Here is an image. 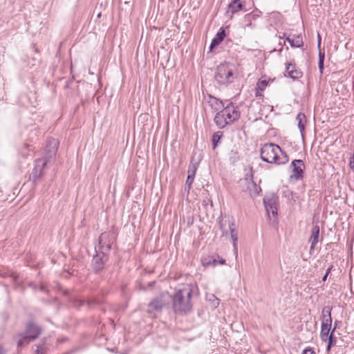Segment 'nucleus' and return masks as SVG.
I'll list each match as a JSON object with an SVG mask.
<instances>
[{"mask_svg":"<svg viewBox=\"0 0 354 354\" xmlns=\"http://www.w3.org/2000/svg\"><path fill=\"white\" fill-rule=\"evenodd\" d=\"M42 331L41 326L35 320L29 319L25 325L24 331L18 333L15 336L17 351L21 352L30 342L37 339L41 335Z\"/></svg>","mask_w":354,"mask_h":354,"instance_id":"obj_1","label":"nucleus"},{"mask_svg":"<svg viewBox=\"0 0 354 354\" xmlns=\"http://www.w3.org/2000/svg\"><path fill=\"white\" fill-rule=\"evenodd\" d=\"M35 354H45L44 353H39V351H35Z\"/></svg>","mask_w":354,"mask_h":354,"instance_id":"obj_50","label":"nucleus"},{"mask_svg":"<svg viewBox=\"0 0 354 354\" xmlns=\"http://www.w3.org/2000/svg\"><path fill=\"white\" fill-rule=\"evenodd\" d=\"M201 263L203 266H213L215 267L218 265H224L225 263V259L220 257L217 254L213 255H208L203 257L201 259Z\"/></svg>","mask_w":354,"mask_h":354,"instance_id":"obj_13","label":"nucleus"},{"mask_svg":"<svg viewBox=\"0 0 354 354\" xmlns=\"http://www.w3.org/2000/svg\"><path fill=\"white\" fill-rule=\"evenodd\" d=\"M282 50H283V47L281 46V48L278 51L279 52V53H281Z\"/></svg>","mask_w":354,"mask_h":354,"instance_id":"obj_53","label":"nucleus"},{"mask_svg":"<svg viewBox=\"0 0 354 354\" xmlns=\"http://www.w3.org/2000/svg\"><path fill=\"white\" fill-rule=\"evenodd\" d=\"M341 324H342L341 321L335 320L334 322V326H333L332 330L333 332H335L336 329L339 328V326L341 325Z\"/></svg>","mask_w":354,"mask_h":354,"instance_id":"obj_37","label":"nucleus"},{"mask_svg":"<svg viewBox=\"0 0 354 354\" xmlns=\"http://www.w3.org/2000/svg\"><path fill=\"white\" fill-rule=\"evenodd\" d=\"M226 37L225 30L221 27L218 31L217 32L216 36L212 39L209 49L212 50L214 48H216L218 46L221 44V43L224 40Z\"/></svg>","mask_w":354,"mask_h":354,"instance_id":"obj_18","label":"nucleus"},{"mask_svg":"<svg viewBox=\"0 0 354 354\" xmlns=\"http://www.w3.org/2000/svg\"><path fill=\"white\" fill-rule=\"evenodd\" d=\"M95 252L91 266L93 272L95 274H98L104 269L105 265L109 259L111 252L95 248Z\"/></svg>","mask_w":354,"mask_h":354,"instance_id":"obj_7","label":"nucleus"},{"mask_svg":"<svg viewBox=\"0 0 354 354\" xmlns=\"http://www.w3.org/2000/svg\"><path fill=\"white\" fill-rule=\"evenodd\" d=\"M118 232L115 225H112L109 231L101 233L98 237V245L95 248L111 252L112 245L116 241Z\"/></svg>","mask_w":354,"mask_h":354,"instance_id":"obj_5","label":"nucleus"},{"mask_svg":"<svg viewBox=\"0 0 354 354\" xmlns=\"http://www.w3.org/2000/svg\"><path fill=\"white\" fill-rule=\"evenodd\" d=\"M101 15H102L101 12L98 13L97 15V18H100L101 17Z\"/></svg>","mask_w":354,"mask_h":354,"instance_id":"obj_52","label":"nucleus"},{"mask_svg":"<svg viewBox=\"0 0 354 354\" xmlns=\"http://www.w3.org/2000/svg\"><path fill=\"white\" fill-rule=\"evenodd\" d=\"M297 120L298 121V128L301 132V136H304L305 131V125L306 123V117L304 113H299L296 117Z\"/></svg>","mask_w":354,"mask_h":354,"instance_id":"obj_24","label":"nucleus"},{"mask_svg":"<svg viewBox=\"0 0 354 354\" xmlns=\"http://www.w3.org/2000/svg\"><path fill=\"white\" fill-rule=\"evenodd\" d=\"M48 162L44 159L37 158L35 160L34 168L30 174L29 179L34 185H37L45 175V168Z\"/></svg>","mask_w":354,"mask_h":354,"instance_id":"obj_10","label":"nucleus"},{"mask_svg":"<svg viewBox=\"0 0 354 354\" xmlns=\"http://www.w3.org/2000/svg\"><path fill=\"white\" fill-rule=\"evenodd\" d=\"M197 165L198 164L189 165V166L188 167V171H187L188 175L195 177L196 172L197 170V167H198Z\"/></svg>","mask_w":354,"mask_h":354,"instance_id":"obj_32","label":"nucleus"},{"mask_svg":"<svg viewBox=\"0 0 354 354\" xmlns=\"http://www.w3.org/2000/svg\"><path fill=\"white\" fill-rule=\"evenodd\" d=\"M319 226L318 225H313L311 229V234L308 239V242L311 244L310 248V254L313 253L316 245L319 241Z\"/></svg>","mask_w":354,"mask_h":354,"instance_id":"obj_17","label":"nucleus"},{"mask_svg":"<svg viewBox=\"0 0 354 354\" xmlns=\"http://www.w3.org/2000/svg\"><path fill=\"white\" fill-rule=\"evenodd\" d=\"M228 10L232 15L240 11H247L245 0H232L228 5Z\"/></svg>","mask_w":354,"mask_h":354,"instance_id":"obj_16","label":"nucleus"},{"mask_svg":"<svg viewBox=\"0 0 354 354\" xmlns=\"http://www.w3.org/2000/svg\"><path fill=\"white\" fill-rule=\"evenodd\" d=\"M0 354H6L1 345H0Z\"/></svg>","mask_w":354,"mask_h":354,"instance_id":"obj_49","label":"nucleus"},{"mask_svg":"<svg viewBox=\"0 0 354 354\" xmlns=\"http://www.w3.org/2000/svg\"><path fill=\"white\" fill-rule=\"evenodd\" d=\"M209 97L211 100V102H209L211 103L210 106H211L212 109L214 110V111H217L221 108L223 109V107L225 106L223 100H221L216 97H214L212 95H209Z\"/></svg>","mask_w":354,"mask_h":354,"instance_id":"obj_23","label":"nucleus"},{"mask_svg":"<svg viewBox=\"0 0 354 354\" xmlns=\"http://www.w3.org/2000/svg\"><path fill=\"white\" fill-rule=\"evenodd\" d=\"M302 354H316V353L313 349L306 348L303 351Z\"/></svg>","mask_w":354,"mask_h":354,"instance_id":"obj_38","label":"nucleus"},{"mask_svg":"<svg viewBox=\"0 0 354 354\" xmlns=\"http://www.w3.org/2000/svg\"><path fill=\"white\" fill-rule=\"evenodd\" d=\"M332 309L333 307L330 306H326L323 308L322 312V321L326 319H330V317H331Z\"/></svg>","mask_w":354,"mask_h":354,"instance_id":"obj_28","label":"nucleus"},{"mask_svg":"<svg viewBox=\"0 0 354 354\" xmlns=\"http://www.w3.org/2000/svg\"><path fill=\"white\" fill-rule=\"evenodd\" d=\"M328 276V274H325L323 276V277H322V281H326V279H327Z\"/></svg>","mask_w":354,"mask_h":354,"instance_id":"obj_47","label":"nucleus"},{"mask_svg":"<svg viewBox=\"0 0 354 354\" xmlns=\"http://www.w3.org/2000/svg\"><path fill=\"white\" fill-rule=\"evenodd\" d=\"M65 340H66V339H62V340L61 341V342H64V341H65Z\"/></svg>","mask_w":354,"mask_h":354,"instance_id":"obj_55","label":"nucleus"},{"mask_svg":"<svg viewBox=\"0 0 354 354\" xmlns=\"http://www.w3.org/2000/svg\"><path fill=\"white\" fill-rule=\"evenodd\" d=\"M58 146L59 142L57 139L53 138H48L44 148V156L41 158L44 159L48 162L51 159L55 157Z\"/></svg>","mask_w":354,"mask_h":354,"instance_id":"obj_11","label":"nucleus"},{"mask_svg":"<svg viewBox=\"0 0 354 354\" xmlns=\"http://www.w3.org/2000/svg\"><path fill=\"white\" fill-rule=\"evenodd\" d=\"M321 46V36L319 34L317 35V47L319 48V61H318V67L319 70V73L321 75L324 73V59H325V53L322 52L320 49Z\"/></svg>","mask_w":354,"mask_h":354,"instance_id":"obj_22","label":"nucleus"},{"mask_svg":"<svg viewBox=\"0 0 354 354\" xmlns=\"http://www.w3.org/2000/svg\"><path fill=\"white\" fill-rule=\"evenodd\" d=\"M331 330V326L321 325L320 338L322 342H326V339H328V335Z\"/></svg>","mask_w":354,"mask_h":354,"instance_id":"obj_25","label":"nucleus"},{"mask_svg":"<svg viewBox=\"0 0 354 354\" xmlns=\"http://www.w3.org/2000/svg\"><path fill=\"white\" fill-rule=\"evenodd\" d=\"M328 339H326V342H328L326 346V351L329 353L331 350V348L336 346L337 344V337L335 335V332L331 330L330 333L328 335Z\"/></svg>","mask_w":354,"mask_h":354,"instance_id":"obj_26","label":"nucleus"},{"mask_svg":"<svg viewBox=\"0 0 354 354\" xmlns=\"http://www.w3.org/2000/svg\"><path fill=\"white\" fill-rule=\"evenodd\" d=\"M239 186L241 190L248 192L250 197L254 198L259 195L261 188L253 180V175L250 178H245L239 180Z\"/></svg>","mask_w":354,"mask_h":354,"instance_id":"obj_9","label":"nucleus"},{"mask_svg":"<svg viewBox=\"0 0 354 354\" xmlns=\"http://www.w3.org/2000/svg\"><path fill=\"white\" fill-rule=\"evenodd\" d=\"M228 227L234 250H237L238 230L234 221H228Z\"/></svg>","mask_w":354,"mask_h":354,"instance_id":"obj_21","label":"nucleus"},{"mask_svg":"<svg viewBox=\"0 0 354 354\" xmlns=\"http://www.w3.org/2000/svg\"><path fill=\"white\" fill-rule=\"evenodd\" d=\"M223 136V132L221 131H217L214 133L212 138V148L213 149H215L216 147L218 146V143L220 142L221 138Z\"/></svg>","mask_w":354,"mask_h":354,"instance_id":"obj_27","label":"nucleus"},{"mask_svg":"<svg viewBox=\"0 0 354 354\" xmlns=\"http://www.w3.org/2000/svg\"><path fill=\"white\" fill-rule=\"evenodd\" d=\"M192 187V185H187V184L185 183V192H187V194L188 195L189 193V191H190V189Z\"/></svg>","mask_w":354,"mask_h":354,"instance_id":"obj_40","label":"nucleus"},{"mask_svg":"<svg viewBox=\"0 0 354 354\" xmlns=\"http://www.w3.org/2000/svg\"><path fill=\"white\" fill-rule=\"evenodd\" d=\"M203 203L204 205H207V202L205 200H204V201H203Z\"/></svg>","mask_w":354,"mask_h":354,"instance_id":"obj_51","label":"nucleus"},{"mask_svg":"<svg viewBox=\"0 0 354 354\" xmlns=\"http://www.w3.org/2000/svg\"><path fill=\"white\" fill-rule=\"evenodd\" d=\"M286 73L285 76H288L292 80H298L303 75V73L296 68L295 64L291 62H287L286 64Z\"/></svg>","mask_w":354,"mask_h":354,"instance_id":"obj_15","label":"nucleus"},{"mask_svg":"<svg viewBox=\"0 0 354 354\" xmlns=\"http://www.w3.org/2000/svg\"><path fill=\"white\" fill-rule=\"evenodd\" d=\"M24 146L28 151H33L35 149L32 145L28 143H24Z\"/></svg>","mask_w":354,"mask_h":354,"instance_id":"obj_39","label":"nucleus"},{"mask_svg":"<svg viewBox=\"0 0 354 354\" xmlns=\"http://www.w3.org/2000/svg\"><path fill=\"white\" fill-rule=\"evenodd\" d=\"M283 195L284 196H286H286H288L289 195H292V192H290V190H288H288L284 191V192H283Z\"/></svg>","mask_w":354,"mask_h":354,"instance_id":"obj_41","label":"nucleus"},{"mask_svg":"<svg viewBox=\"0 0 354 354\" xmlns=\"http://www.w3.org/2000/svg\"><path fill=\"white\" fill-rule=\"evenodd\" d=\"M194 178L195 177H194V176L187 175L185 183L187 184V185H192L194 180Z\"/></svg>","mask_w":354,"mask_h":354,"instance_id":"obj_36","label":"nucleus"},{"mask_svg":"<svg viewBox=\"0 0 354 354\" xmlns=\"http://www.w3.org/2000/svg\"><path fill=\"white\" fill-rule=\"evenodd\" d=\"M214 79L220 85H227L233 82L234 73L232 65L229 63H221L216 68Z\"/></svg>","mask_w":354,"mask_h":354,"instance_id":"obj_6","label":"nucleus"},{"mask_svg":"<svg viewBox=\"0 0 354 354\" xmlns=\"http://www.w3.org/2000/svg\"><path fill=\"white\" fill-rule=\"evenodd\" d=\"M290 167H292V174L290 175V179L295 180H302L304 178L305 165L302 160L296 159L292 161Z\"/></svg>","mask_w":354,"mask_h":354,"instance_id":"obj_12","label":"nucleus"},{"mask_svg":"<svg viewBox=\"0 0 354 354\" xmlns=\"http://www.w3.org/2000/svg\"><path fill=\"white\" fill-rule=\"evenodd\" d=\"M102 301L97 298H91L88 299H80L77 301V306L80 307L86 306L88 308H93L96 306L100 305Z\"/></svg>","mask_w":354,"mask_h":354,"instance_id":"obj_19","label":"nucleus"},{"mask_svg":"<svg viewBox=\"0 0 354 354\" xmlns=\"http://www.w3.org/2000/svg\"><path fill=\"white\" fill-rule=\"evenodd\" d=\"M332 317H330V319H326L322 321V324L325 326H332Z\"/></svg>","mask_w":354,"mask_h":354,"instance_id":"obj_35","label":"nucleus"},{"mask_svg":"<svg viewBox=\"0 0 354 354\" xmlns=\"http://www.w3.org/2000/svg\"><path fill=\"white\" fill-rule=\"evenodd\" d=\"M29 286H30V287H31V288H33V289H35V290L37 288V285H36V284H35L34 283H29Z\"/></svg>","mask_w":354,"mask_h":354,"instance_id":"obj_45","label":"nucleus"},{"mask_svg":"<svg viewBox=\"0 0 354 354\" xmlns=\"http://www.w3.org/2000/svg\"><path fill=\"white\" fill-rule=\"evenodd\" d=\"M333 268V265H330L326 270V272L325 274H329L332 270V269Z\"/></svg>","mask_w":354,"mask_h":354,"instance_id":"obj_42","label":"nucleus"},{"mask_svg":"<svg viewBox=\"0 0 354 354\" xmlns=\"http://www.w3.org/2000/svg\"><path fill=\"white\" fill-rule=\"evenodd\" d=\"M258 15H254V14H252V13H250L248 15H246V17H249V18H252V19H255L256 17H257Z\"/></svg>","mask_w":354,"mask_h":354,"instance_id":"obj_43","label":"nucleus"},{"mask_svg":"<svg viewBox=\"0 0 354 354\" xmlns=\"http://www.w3.org/2000/svg\"><path fill=\"white\" fill-rule=\"evenodd\" d=\"M263 201L268 216L270 217L272 215V217L277 218L279 205L278 196L274 193H268L265 195Z\"/></svg>","mask_w":354,"mask_h":354,"instance_id":"obj_8","label":"nucleus"},{"mask_svg":"<svg viewBox=\"0 0 354 354\" xmlns=\"http://www.w3.org/2000/svg\"><path fill=\"white\" fill-rule=\"evenodd\" d=\"M3 277H6V276H9L10 277L12 278V281L15 283L18 279V275L15 273V272H11L10 274H7V273H4L3 275Z\"/></svg>","mask_w":354,"mask_h":354,"instance_id":"obj_34","label":"nucleus"},{"mask_svg":"<svg viewBox=\"0 0 354 354\" xmlns=\"http://www.w3.org/2000/svg\"><path fill=\"white\" fill-rule=\"evenodd\" d=\"M280 38H284L287 41L289 42L290 46L292 48H300L304 45L303 39L301 35H297L294 38H290L289 35L287 36L286 34L284 33L283 36L280 37Z\"/></svg>","mask_w":354,"mask_h":354,"instance_id":"obj_20","label":"nucleus"},{"mask_svg":"<svg viewBox=\"0 0 354 354\" xmlns=\"http://www.w3.org/2000/svg\"><path fill=\"white\" fill-rule=\"evenodd\" d=\"M353 89L354 91V82H353Z\"/></svg>","mask_w":354,"mask_h":354,"instance_id":"obj_54","label":"nucleus"},{"mask_svg":"<svg viewBox=\"0 0 354 354\" xmlns=\"http://www.w3.org/2000/svg\"><path fill=\"white\" fill-rule=\"evenodd\" d=\"M240 117L239 107L233 102H230L216 113L214 121L218 129H223L227 125L234 123Z\"/></svg>","mask_w":354,"mask_h":354,"instance_id":"obj_4","label":"nucleus"},{"mask_svg":"<svg viewBox=\"0 0 354 354\" xmlns=\"http://www.w3.org/2000/svg\"><path fill=\"white\" fill-rule=\"evenodd\" d=\"M39 289H40L41 291H43V292L46 291V288H45V286L44 285H41L40 286Z\"/></svg>","mask_w":354,"mask_h":354,"instance_id":"obj_48","label":"nucleus"},{"mask_svg":"<svg viewBox=\"0 0 354 354\" xmlns=\"http://www.w3.org/2000/svg\"><path fill=\"white\" fill-rule=\"evenodd\" d=\"M192 289L187 287L178 289L172 296V307L176 314L187 315L192 310L191 298Z\"/></svg>","mask_w":354,"mask_h":354,"instance_id":"obj_2","label":"nucleus"},{"mask_svg":"<svg viewBox=\"0 0 354 354\" xmlns=\"http://www.w3.org/2000/svg\"><path fill=\"white\" fill-rule=\"evenodd\" d=\"M268 84V81L266 80H263L262 77L259 80L257 84L256 89H259L261 91H263L266 87Z\"/></svg>","mask_w":354,"mask_h":354,"instance_id":"obj_31","label":"nucleus"},{"mask_svg":"<svg viewBox=\"0 0 354 354\" xmlns=\"http://www.w3.org/2000/svg\"><path fill=\"white\" fill-rule=\"evenodd\" d=\"M261 158L263 162L276 165H284L289 160L287 153L274 143H266L261 148Z\"/></svg>","mask_w":354,"mask_h":354,"instance_id":"obj_3","label":"nucleus"},{"mask_svg":"<svg viewBox=\"0 0 354 354\" xmlns=\"http://www.w3.org/2000/svg\"><path fill=\"white\" fill-rule=\"evenodd\" d=\"M122 354H125V353H122Z\"/></svg>","mask_w":354,"mask_h":354,"instance_id":"obj_56","label":"nucleus"},{"mask_svg":"<svg viewBox=\"0 0 354 354\" xmlns=\"http://www.w3.org/2000/svg\"><path fill=\"white\" fill-rule=\"evenodd\" d=\"M256 90H257L256 93H255L256 97L262 96V94L261 93V91L259 89H256Z\"/></svg>","mask_w":354,"mask_h":354,"instance_id":"obj_44","label":"nucleus"},{"mask_svg":"<svg viewBox=\"0 0 354 354\" xmlns=\"http://www.w3.org/2000/svg\"><path fill=\"white\" fill-rule=\"evenodd\" d=\"M351 168L354 171V153H353V160L351 162Z\"/></svg>","mask_w":354,"mask_h":354,"instance_id":"obj_46","label":"nucleus"},{"mask_svg":"<svg viewBox=\"0 0 354 354\" xmlns=\"http://www.w3.org/2000/svg\"><path fill=\"white\" fill-rule=\"evenodd\" d=\"M218 225L220 230L222 231V236H227L228 234V232L225 227V223H223V220H220L218 221Z\"/></svg>","mask_w":354,"mask_h":354,"instance_id":"obj_33","label":"nucleus"},{"mask_svg":"<svg viewBox=\"0 0 354 354\" xmlns=\"http://www.w3.org/2000/svg\"><path fill=\"white\" fill-rule=\"evenodd\" d=\"M47 344H46V338H44L42 339V340L41 341V342L36 345V350L35 351H39V352L41 353H44L46 352V351L47 350Z\"/></svg>","mask_w":354,"mask_h":354,"instance_id":"obj_30","label":"nucleus"},{"mask_svg":"<svg viewBox=\"0 0 354 354\" xmlns=\"http://www.w3.org/2000/svg\"><path fill=\"white\" fill-rule=\"evenodd\" d=\"M165 305L166 302L163 300L162 296L153 298L148 305L147 313L151 314L153 312H161Z\"/></svg>","mask_w":354,"mask_h":354,"instance_id":"obj_14","label":"nucleus"},{"mask_svg":"<svg viewBox=\"0 0 354 354\" xmlns=\"http://www.w3.org/2000/svg\"><path fill=\"white\" fill-rule=\"evenodd\" d=\"M239 158L240 156L238 151L232 149L229 153V160L230 162L234 164L239 161Z\"/></svg>","mask_w":354,"mask_h":354,"instance_id":"obj_29","label":"nucleus"}]
</instances>
